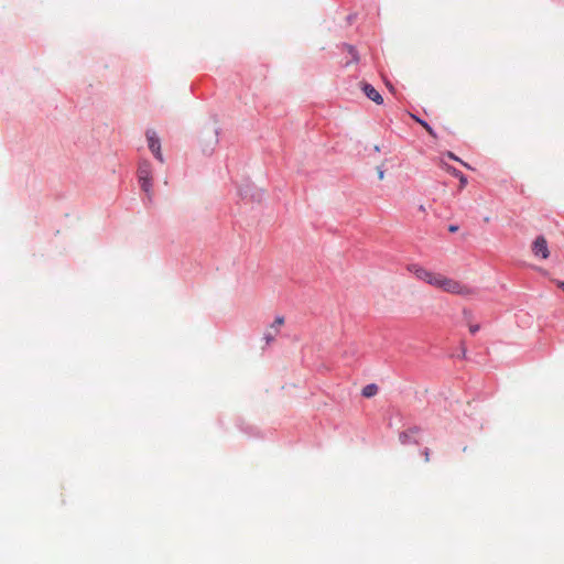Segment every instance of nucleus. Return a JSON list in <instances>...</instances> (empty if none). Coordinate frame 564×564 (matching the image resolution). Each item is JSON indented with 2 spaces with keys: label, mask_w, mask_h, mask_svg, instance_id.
I'll list each match as a JSON object with an SVG mask.
<instances>
[{
  "label": "nucleus",
  "mask_w": 564,
  "mask_h": 564,
  "mask_svg": "<svg viewBox=\"0 0 564 564\" xmlns=\"http://www.w3.org/2000/svg\"><path fill=\"white\" fill-rule=\"evenodd\" d=\"M464 316H465V319L468 325L470 334H476L480 328L479 324L474 323L471 315L467 311H464Z\"/></svg>",
  "instance_id": "6e6552de"
},
{
  "label": "nucleus",
  "mask_w": 564,
  "mask_h": 564,
  "mask_svg": "<svg viewBox=\"0 0 564 564\" xmlns=\"http://www.w3.org/2000/svg\"><path fill=\"white\" fill-rule=\"evenodd\" d=\"M377 392H378V387L376 384L371 383V384H367L366 387H364L361 394L365 398H371V397L376 395Z\"/></svg>",
  "instance_id": "1a4fd4ad"
},
{
  "label": "nucleus",
  "mask_w": 564,
  "mask_h": 564,
  "mask_svg": "<svg viewBox=\"0 0 564 564\" xmlns=\"http://www.w3.org/2000/svg\"><path fill=\"white\" fill-rule=\"evenodd\" d=\"M558 286L564 291V282H560Z\"/></svg>",
  "instance_id": "4be33fe9"
},
{
  "label": "nucleus",
  "mask_w": 564,
  "mask_h": 564,
  "mask_svg": "<svg viewBox=\"0 0 564 564\" xmlns=\"http://www.w3.org/2000/svg\"><path fill=\"white\" fill-rule=\"evenodd\" d=\"M145 135H147L149 149L151 150V152L154 154V156L160 162H163L164 159H163V154L161 152V143H160V139L156 135V132L154 130H148Z\"/></svg>",
  "instance_id": "7ed1b4c3"
},
{
  "label": "nucleus",
  "mask_w": 564,
  "mask_h": 564,
  "mask_svg": "<svg viewBox=\"0 0 564 564\" xmlns=\"http://www.w3.org/2000/svg\"><path fill=\"white\" fill-rule=\"evenodd\" d=\"M384 177V174L382 171L379 172V178L382 180Z\"/></svg>",
  "instance_id": "aec40b11"
},
{
  "label": "nucleus",
  "mask_w": 564,
  "mask_h": 564,
  "mask_svg": "<svg viewBox=\"0 0 564 564\" xmlns=\"http://www.w3.org/2000/svg\"><path fill=\"white\" fill-rule=\"evenodd\" d=\"M448 230H449L451 232H456V231L458 230V226H456V225H451V226L448 227Z\"/></svg>",
  "instance_id": "a211bd4d"
},
{
  "label": "nucleus",
  "mask_w": 564,
  "mask_h": 564,
  "mask_svg": "<svg viewBox=\"0 0 564 564\" xmlns=\"http://www.w3.org/2000/svg\"><path fill=\"white\" fill-rule=\"evenodd\" d=\"M423 455H424L425 462H429L430 460V451H429V448H425L423 451Z\"/></svg>",
  "instance_id": "f3484780"
},
{
  "label": "nucleus",
  "mask_w": 564,
  "mask_h": 564,
  "mask_svg": "<svg viewBox=\"0 0 564 564\" xmlns=\"http://www.w3.org/2000/svg\"><path fill=\"white\" fill-rule=\"evenodd\" d=\"M446 156H447V158H449V159H452V160H454V161H458V162H460L463 165H465V166H467V167H468V165H467L465 162H463L459 158H457L453 152H449V151H448V152L446 153Z\"/></svg>",
  "instance_id": "ddd939ff"
},
{
  "label": "nucleus",
  "mask_w": 564,
  "mask_h": 564,
  "mask_svg": "<svg viewBox=\"0 0 564 564\" xmlns=\"http://www.w3.org/2000/svg\"><path fill=\"white\" fill-rule=\"evenodd\" d=\"M415 120H416V121H417V122H419V123H420V124H421V126H422V127H423V128H424V129H425V130H426V131H427L432 137H435V132H434V130L432 129V127H431L427 122H425V121H423V120H421V119H419V118H415Z\"/></svg>",
  "instance_id": "f8f14e48"
},
{
  "label": "nucleus",
  "mask_w": 564,
  "mask_h": 564,
  "mask_svg": "<svg viewBox=\"0 0 564 564\" xmlns=\"http://www.w3.org/2000/svg\"><path fill=\"white\" fill-rule=\"evenodd\" d=\"M139 182H140V184H141L142 189H143L145 193H150V191H151V186H152L151 178H147V180H139Z\"/></svg>",
  "instance_id": "9b49d317"
},
{
  "label": "nucleus",
  "mask_w": 564,
  "mask_h": 564,
  "mask_svg": "<svg viewBox=\"0 0 564 564\" xmlns=\"http://www.w3.org/2000/svg\"><path fill=\"white\" fill-rule=\"evenodd\" d=\"M139 180L151 178V165L148 162H143L139 165L138 169Z\"/></svg>",
  "instance_id": "0eeeda50"
},
{
  "label": "nucleus",
  "mask_w": 564,
  "mask_h": 564,
  "mask_svg": "<svg viewBox=\"0 0 564 564\" xmlns=\"http://www.w3.org/2000/svg\"><path fill=\"white\" fill-rule=\"evenodd\" d=\"M532 251L535 257H541L542 259H546L550 256V251L547 248V242L544 237L539 236L532 246Z\"/></svg>",
  "instance_id": "20e7f679"
},
{
  "label": "nucleus",
  "mask_w": 564,
  "mask_h": 564,
  "mask_svg": "<svg viewBox=\"0 0 564 564\" xmlns=\"http://www.w3.org/2000/svg\"><path fill=\"white\" fill-rule=\"evenodd\" d=\"M441 166L449 174H452L453 176L457 177V176H460V173L458 170H456L455 167L446 164V163H441Z\"/></svg>",
  "instance_id": "9d476101"
},
{
  "label": "nucleus",
  "mask_w": 564,
  "mask_h": 564,
  "mask_svg": "<svg viewBox=\"0 0 564 564\" xmlns=\"http://www.w3.org/2000/svg\"><path fill=\"white\" fill-rule=\"evenodd\" d=\"M284 324V318L282 316H278L274 322L271 324L270 329L264 334V339L268 344L274 340L278 335L280 327Z\"/></svg>",
  "instance_id": "423d86ee"
},
{
  "label": "nucleus",
  "mask_w": 564,
  "mask_h": 564,
  "mask_svg": "<svg viewBox=\"0 0 564 564\" xmlns=\"http://www.w3.org/2000/svg\"><path fill=\"white\" fill-rule=\"evenodd\" d=\"M408 272L413 274L416 279L435 288L441 273L430 271L417 263H411L406 267Z\"/></svg>",
  "instance_id": "f03ea898"
},
{
  "label": "nucleus",
  "mask_w": 564,
  "mask_h": 564,
  "mask_svg": "<svg viewBox=\"0 0 564 564\" xmlns=\"http://www.w3.org/2000/svg\"><path fill=\"white\" fill-rule=\"evenodd\" d=\"M348 51L351 54L354 62H357L358 61V56H357V53L354 50V47L352 46H348Z\"/></svg>",
  "instance_id": "2eb2a0df"
},
{
  "label": "nucleus",
  "mask_w": 564,
  "mask_h": 564,
  "mask_svg": "<svg viewBox=\"0 0 564 564\" xmlns=\"http://www.w3.org/2000/svg\"><path fill=\"white\" fill-rule=\"evenodd\" d=\"M419 210L422 212V213H426V208L424 205H420L419 206Z\"/></svg>",
  "instance_id": "6ab92c4d"
},
{
  "label": "nucleus",
  "mask_w": 564,
  "mask_h": 564,
  "mask_svg": "<svg viewBox=\"0 0 564 564\" xmlns=\"http://www.w3.org/2000/svg\"><path fill=\"white\" fill-rule=\"evenodd\" d=\"M457 178L459 180L460 187H464L467 184V178L463 173H460V176H457Z\"/></svg>",
  "instance_id": "4468645a"
},
{
  "label": "nucleus",
  "mask_w": 564,
  "mask_h": 564,
  "mask_svg": "<svg viewBox=\"0 0 564 564\" xmlns=\"http://www.w3.org/2000/svg\"><path fill=\"white\" fill-rule=\"evenodd\" d=\"M435 288L455 295L468 296L471 294V289L469 286L457 280L447 278L442 273L438 276Z\"/></svg>",
  "instance_id": "f257e3e1"
},
{
  "label": "nucleus",
  "mask_w": 564,
  "mask_h": 564,
  "mask_svg": "<svg viewBox=\"0 0 564 564\" xmlns=\"http://www.w3.org/2000/svg\"><path fill=\"white\" fill-rule=\"evenodd\" d=\"M406 440H408V433H405V432L401 433V434H400V441H401V443H403V444H404V443L406 442Z\"/></svg>",
  "instance_id": "dca6fc26"
},
{
  "label": "nucleus",
  "mask_w": 564,
  "mask_h": 564,
  "mask_svg": "<svg viewBox=\"0 0 564 564\" xmlns=\"http://www.w3.org/2000/svg\"><path fill=\"white\" fill-rule=\"evenodd\" d=\"M484 221L485 223H489L490 221V217L489 216L484 217Z\"/></svg>",
  "instance_id": "412c9836"
},
{
  "label": "nucleus",
  "mask_w": 564,
  "mask_h": 564,
  "mask_svg": "<svg viewBox=\"0 0 564 564\" xmlns=\"http://www.w3.org/2000/svg\"><path fill=\"white\" fill-rule=\"evenodd\" d=\"M360 88L364 91V94L377 105H381L383 102V98L380 95V93L369 83L361 82Z\"/></svg>",
  "instance_id": "39448f33"
}]
</instances>
